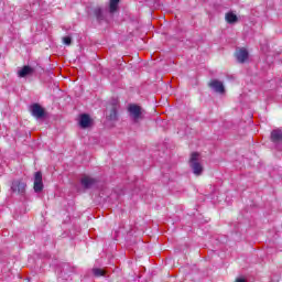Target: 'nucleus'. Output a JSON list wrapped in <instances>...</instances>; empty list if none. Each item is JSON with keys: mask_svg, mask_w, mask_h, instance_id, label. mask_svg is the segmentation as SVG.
<instances>
[{"mask_svg": "<svg viewBox=\"0 0 282 282\" xmlns=\"http://www.w3.org/2000/svg\"><path fill=\"white\" fill-rule=\"evenodd\" d=\"M108 118H109V120H116V106L111 107Z\"/></svg>", "mask_w": 282, "mask_h": 282, "instance_id": "nucleus-15", "label": "nucleus"}, {"mask_svg": "<svg viewBox=\"0 0 282 282\" xmlns=\"http://www.w3.org/2000/svg\"><path fill=\"white\" fill-rule=\"evenodd\" d=\"M31 112L34 118H43V116H45V109H43L39 104L31 106Z\"/></svg>", "mask_w": 282, "mask_h": 282, "instance_id": "nucleus-7", "label": "nucleus"}, {"mask_svg": "<svg viewBox=\"0 0 282 282\" xmlns=\"http://www.w3.org/2000/svg\"><path fill=\"white\" fill-rule=\"evenodd\" d=\"M128 111L135 122L142 118V108L138 105H130Z\"/></svg>", "mask_w": 282, "mask_h": 282, "instance_id": "nucleus-2", "label": "nucleus"}, {"mask_svg": "<svg viewBox=\"0 0 282 282\" xmlns=\"http://www.w3.org/2000/svg\"><path fill=\"white\" fill-rule=\"evenodd\" d=\"M271 140H272V142H281L282 141V131L273 130L271 132Z\"/></svg>", "mask_w": 282, "mask_h": 282, "instance_id": "nucleus-11", "label": "nucleus"}, {"mask_svg": "<svg viewBox=\"0 0 282 282\" xmlns=\"http://www.w3.org/2000/svg\"><path fill=\"white\" fill-rule=\"evenodd\" d=\"M210 89H214L217 94H225L226 89L224 88V83L219 82L218 79H212L209 82Z\"/></svg>", "mask_w": 282, "mask_h": 282, "instance_id": "nucleus-4", "label": "nucleus"}, {"mask_svg": "<svg viewBox=\"0 0 282 282\" xmlns=\"http://www.w3.org/2000/svg\"><path fill=\"white\" fill-rule=\"evenodd\" d=\"M64 45H72V37L70 36H64L63 37Z\"/></svg>", "mask_w": 282, "mask_h": 282, "instance_id": "nucleus-16", "label": "nucleus"}, {"mask_svg": "<svg viewBox=\"0 0 282 282\" xmlns=\"http://www.w3.org/2000/svg\"><path fill=\"white\" fill-rule=\"evenodd\" d=\"M93 274L95 276H105V274H107V271H105V269L95 268L93 269Z\"/></svg>", "mask_w": 282, "mask_h": 282, "instance_id": "nucleus-13", "label": "nucleus"}, {"mask_svg": "<svg viewBox=\"0 0 282 282\" xmlns=\"http://www.w3.org/2000/svg\"><path fill=\"white\" fill-rule=\"evenodd\" d=\"M30 74H34V68L31 66H24L18 72L20 78H25V76H30Z\"/></svg>", "mask_w": 282, "mask_h": 282, "instance_id": "nucleus-10", "label": "nucleus"}, {"mask_svg": "<svg viewBox=\"0 0 282 282\" xmlns=\"http://www.w3.org/2000/svg\"><path fill=\"white\" fill-rule=\"evenodd\" d=\"M95 14L97 19H102V9L98 8L95 10Z\"/></svg>", "mask_w": 282, "mask_h": 282, "instance_id": "nucleus-17", "label": "nucleus"}, {"mask_svg": "<svg viewBox=\"0 0 282 282\" xmlns=\"http://www.w3.org/2000/svg\"><path fill=\"white\" fill-rule=\"evenodd\" d=\"M94 184H96V180L91 176L85 175L82 177V185L84 186V188H91Z\"/></svg>", "mask_w": 282, "mask_h": 282, "instance_id": "nucleus-9", "label": "nucleus"}, {"mask_svg": "<svg viewBox=\"0 0 282 282\" xmlns=\"http://www.w3.org/2000/svg\"><path fill=\"white\" fill-rule=\"evenodd\" d=\"M118 3H120V0H110V12H116L118 10Z\"/></svg>", "mask_w": 282, "mask_h": 282, "instance_id": "nucleus-14", "label": "nucleus"}, {"mask_svg": "<svg viewBox=\"0 0 282 282\" xmlns=\"http://www.w3.org/2000/svg\"><path fill=\"white\" fill-rule=\"evenodd\" d=\"M34 191L35 193L43 191V174L41 172H36L34 175Z\"/></svg>", "mask_w": 282, "mask_h": 282, "instance_id": "nucleus-6", "label": "nucleus"}, {"mask_svg": "<svg viewBox=\"0 0 282 282\" xmlns=\"http://www.w3.org/2000/svg\"><path fill=\"white\" fill-rule=\"evenodd\" d=\"M236 58L239 63H246L248 61V50L239 48L236 52Z\"/></svg>", "mask_w": 282, "mask_h": 282, "instance_id": "nucleus-8", "label": "nucleus"}, {"mask_svg": "<svg viewBox=\"0 0 282 282\" xmlns=\"http://www.w3.org/2000/svg\"><path fill=\"white\" fill-rule=\"evenodd\" d=\"M91 124H94V121L89 115L84 113L79 116V127H82V129H89Z\"/></svg>", "mask_w": 282, "mask_h": 282, "instance_id": "nucleus-5", "label": "nucleus"}, {"mask_svg": "<svg viewBox=\"0 0 282 282\" xmlns=\"http://www.w3.org/2000/svg\"><path fill=\"white\" fill-rule=\"evenodd\" d=\"M202 160V154L199 152H193L189 158V166L194 173V175H202L204 173V166L199 162Z\"/></svg>", "mask_w": 282, "mask_h": 282, "instance_id": "nucleus-1", "label": "nucleus"}, {"mask_svg": "<svg viewBox=\"0 0 282 282\" xmlns=\"http://www.w3.org/2000/svg\"><path fill=\"white\" fill-rule=\"evenodd\" d=\"M26 186L28 185L23 181H14L12 183L11 191H13V193H19V195H23Z\"/></svg>", "mask_w": 282, "mask_h": 282, "instance_id": "nucleus-3", "label": "nucleus"}, {"mask_svg": "<svg viewBox=\"0 0 282 282\" xmlns=\"http://www.w3.org/2000/svg\"><path fill=\"white\" fill-rule=\"evenodd\" d=\"M226 21H227V23H237V21H238L237 14H235L232 12L227 13Z\"/></svg>", "mask_w": 282, "mask_h": 282, "instance_id": "nucleus-12", "label": "nucleus"}]
</instances>
